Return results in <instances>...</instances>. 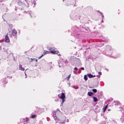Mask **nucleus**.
Returning <instances> with one entry per match:
<instances>
[{
    "mask_svg": "<svg viewBox=\"0 0 124 124\" xmlns=\"http://www.w3.org/2000/svg\"><path fill=\"white\" fill-rule=\"evenodd\" d=\"M106 49L108 51H109V50L111 51V47L110 46H107L106 47Z\"/></svg>",
    "mask_w": 124,
    "mask_h": 124,
    "instance_id": "nucleus-8",
    "label": "nucleus"
},
{
    "mask_svg": "<svg viewBox=\"0 0 124 124\" xmlns=\"http://www.w3.org/2000/svg\"><path fill=\"white\" fill-rule=\"evenodd\" d=\"M52 68V67H51L50 68V69L51 70Z\"/></svg>",
    "mask_w": 124,
    "mask_h": 124,
    "instance_id": "nucleus-34",
    "label": "nucleus"
},
{
    "mask_svg": "<svg viewBox=\"0 0 124 124\" xmlns=\"http://www.w3.org/2000/svg\"><path fill=\"white\" fill-rule=\"evenodd\" d=\"M59 66V67H61V66Z\"/></svg>",
    "mask_w": 124,
    "mask_h": 124,
    "instance_id": "nucleus-38",
    "label": "nucleus"
},
{
    "mask_svg": "<svg viewBox=\"0 0 124 124\" xmlns=\"http://www.w3.org/2000/svg\"><path fill=\"white\" fill-rule=\"evenodd\" d=\"M99 12L101 14V15L102 16V17L103 18H104V15H103L102 13L101 12Z\"/></svg>",
    "mask_w": 124,
    "mask_h": 124,
    "instance_id": "nucleus-21",
    "label": "nucleus"
},
{
    "mask_svg": "<svg viewBox=\"0 0 124 124\" xmlns=\"http://www.w3.org/2000/svg\"><path fill=\"white\" fill-rule=\"evenodd\" d=\"M65 119L66 118H65V119L64 120L62 121V122H61L62 123L61 124H65Z\"/></svg>",
    "mask_w": 124,
    "mask_h": 124,
    "instance_id": "nucleus-20",
    "label": "nucleus"
},
{
    "mask_svg": "<svg viewBox=\"0 0 124 124\" xmlns=\"http://www.w3.org/2000/svg\"><path fill=\"white\" fill-rule=\"evenodd\" d=\"M49 52L47 51H44L43 54H44V55H45L46 54H48L49 53Z\"/></svg>",
    "mask_w": 124,
    "mask_h": 124,
    "instance_id": "nucleus-15",
    "label": "nucleus"
},
{
    "mask_svg": "<svg viewBox=\"0 0 124 124\" xmlns=\"http://www.w3.org/2000/svg\"><path fill=\"white\" fill-rule=\"evenodd\" d=\"M96 76L95 75H93V77H95Z\"/></svg>",
    "mask_w": 124,
    "mask_h": 124,
    "instance_id": "nucleus-35",
    "label": "nucleus"
},
{
    "mask_svg": "<svg viewBox=\"0 0 124 124\" xmlns=\"http://www.w3.org/2000/svg\"><path fill=\"white\" fill-rule=\"evenodd\" d=\"M58 55H60V54H58Z\"/></svg>",
    "mask_w": 124,
    "mask_h": 124,
    "instance_id": "nucleus-36",
    "label": "nucleus"
},
{
    "mask_svg": "<svg viewBox=\"0 0 124 124\" xmlns=\"http://www.w3.org/2000/svg\"><path fill=\"white\" fill-rule=\"evenodd\" d=\"M93 101L95 102L97 101L98 100L97 98L95 97H93Z\"/></svg>",
    "mask_w": 124,
    "mask_h": 124,
    "instance_id": "nucleus-12",
    "label": "nucleus"
},
{
    "mask_svg": "<svg viewBox=\"0 0 124 124\" xmlns=\"http://www.w3.org/2000/svg\"><path fill=\"white\" fill-rule=\"evenodd\" d=\"M65 96L64 94L63 93H62L60 97L61 99H62V103H63L65 101Z\"/></svg>",
    "mask_w": 124,
    "mask_h": 124,
    "instance_id": "nucleus-2",
    "label": "nucleus"
},
{
    "mask_svg": "<svg viewBox=\"0 0 124 124\" xmlns=\"http://www.w3.org/2000/svg\"><path fill=\"white\" fill-rule=\"evenodd\" d=\"M98 74L99 75H101V72H98Z\"/></svg>",
    "mask_w": 124,
    "mask_h": 124,
    "instance_id": "nucleus-28",
    "label": "nucleus"
},
{
    "mask_svg": "<svg viewBox=\"0 0 124 124\" xmlns=\"http://www.w3.org/2000/svg\"><path fill=\"white\" fill-rule=\"evenodd\" d=\"M69 122V120L68 119H67V122Z\"/></svg>",
    "mask_w": 124,
    "mask_h": 124,
    "instance_id": "nucleus-30",
    "label": "nucleus"
},
{
    "mask_svg": "<svg viewBox=\"0 0 124 124\" xmlns=\"http://www.w3.org/2000/svg\"><path fill=\"white\" fill-rule=\"evenodd\" d=\"M32 59V60H33V59ZM34 59L35 60V61L36 62H37V61H38V60H37L36 59Z\"/></svg>",
    "mask_w": 124,
    "mask_h": 124,
    "instance_id": "nucleus-27",
    "label": "nucleus"
},
{
    "mask_svg": "<svg viewBox=\"0 0 124 124\" xmlns=\"http://www.w3.org/2000/svg\"><path fill=\"white\" fill-rule=\"evenodd\" d=\"M57 122H56V124Z\"/></svg>",
    "mask_w": 124,
    "mask_h": 124,
    "instance_id": "nucleus-39",
    "label": "nucleus"
},
{
    "mask_svg": "<svg viewBox=\"0 0 124 124\" xmlns=\"http://www.w3.org/2000/svg\"><path fill=\"white\" fill-rule=\"evenodd\" d=\"M110 110V109H108V111H109V110Z\"/></svg>",
    "mask_w": 124,
    "mask_h": 124,
    "instance_id": "nucleus-37",
    "label": "nucleus"
},
{
    "mask_svg": "<svg viewBox=\"0 0 124 124\" xmlns=\"http://www.w3.org/2000/svg\"><path fill=\"white\" fill-rule=\"evenodd\" d=\"M73 72H74V73H76V72L75 71H73Z\"/></svg>",
    "mask_w": 124,
    "mask_h": 124,
    "instance_id": "nucleus-32",
    "label": "nucleus"
},
{
    "mask_svg": "<svg viewBox=\"0 0 124 124\" xmlns=\"http://www.w3.org/2000/svg\"><path fill=\"white\" fill-rule=\"evenodd\" d=\"M12 33L13 36L15 37L16 36L17 34V32L16 30L15 29H13L12 31Z\"/></svg>",
    "mask_w": 124,
    "mask_h": 124,
    "instance_id": "nucleus-5",
    "label": "nucleus"
},
{
    "mask_svg": "<svg viewBox=\"0 0 124 124\" xmlns=\"http://www.w3.org/2000/svg\"><path fill=\"white\" fill-rule=\"evenodd\" d=\"M32 5L33 6V7H34L35 6V1H34V3L32 4Z\"/></svg>",
    "mask_w": 124,
    "mask_h": 124,
    "instance_id": "nucleus-16",
    "label": "nucleus"
},
{
    "mask_svg": "<svg viewBox=\"0 0 124 124\" xmlns=\"http://www.w3.org/2000/svg\"><path fill=\"white\" fill-rule=\"evenodd\" d=\"M72 87L73 88H74L75 89H77L78 88V87H77V88H76L75 87V86H72Z\"/></svg>",
    "mask_w": 124,
    "mask_h": 124,
    "instance_id": "nucleus-25",
    "label": "nucleus"
},
{
    "mask_svg": "<svg viewBox=\"0 0 124 124\" xmlns=\"http://www.w3.org/2000/svg\"><path fill=\"white\" fill-rule=\"evenodd\" d=\"M28 12H29L30 13V15L31 16V17H32L31 16V11H29Z\"/></svg>",
    "mask_w": 124,
    "mask_h": 124,
    "instance_id": "nucleus-24",
    "label": "nucleus"
},
{
    "mask_svg": "<svg viewBox=\"0 0 124 124\" xmlns=\"http://www.w3.org/2000/svg\"><path fill=\"white\" fill-rule=\"evenodd\" d=\"M92 91L94 93H96L97 92V90L96 89H92Z\"/></svg>",
    "mask_w": 124,
    "mask_h": 124,
    "instance_id": "nucleus-18",
    "label": "nucleus"
},
{
    "mask_svg": "<svg viewBox=\"0 0 124 124\" xmlns=\"http://www.w3.org/2000/svg\"><path fill=\"white\" fill-rule=\"evenodd\" d=\"M101 22H103V23L104 22L103 21V19H102V20L101 21Z\"/></svg>",
    "mask_w": 124,
    "mask_h": 124,
    "instance_id": "nucleus-33",
    "label": "nucleus"
},
{
    "mask_svg": "<svg viewBox=\"0 0 124 124\" xmlns=\"http://www.w3.org/2000/svg\"><path fill=\"white\" fill-rule=\"evenodd\" d=\"M44 111V109L41 108H39L37 111V112L39 114H40L43 112Z\"/></svg>",
    "mask_w": 124,
    "mask_h": 124,
    "instance_id": "nucleus-6",
    "label": "nucleus"
},
{
    "mask_svg": "<svg viewBox=\"0 0 124 124\" xmlns=\"http://www.w3.org/2000/svg\"><path fill=\"white\" fill-rule=\"evenodd\" d=\"M53 116L54 119L55 120H57L59 122H58L60 124H61L62 122V121H61L60 120L58 119H57V117L56 116V114H54L53 115Z\"/></svg>",
    "mask_w": 124,
    "mask_h": 124,
    "instance_id": "nucleus-3",
    "label": "nucleus"
},
{
    "mask_svg": "<svg viewBox=\"0 0 124 124\" xmlns=\"http://www.w3.org/2000/svg\"><path fill=\"white\" fill-rule=\"evenodd\" d=\"M44 54H42V55L41 56H39V58H38L39 59H40L41 58V57H42V56H43L44 55Z\"/></svg>",
    "mask_w": 124,
    "mask_h": 124,
    "instance_id": "nucleus-22",
    "label": "nucleus"
},
{
    "mask_svg": "<svg viewBox=\"0 0 124 124\" xmlns=\"http://www.w3.org/2000/svg\"><path fill=\"white\" fill-rule=\"evenodd\" d=\"M5 42L7 43L9 42V39L7 35H6L5 36Z\"/></svg>",
    "mask_w": 124,
    "mask_h": 124,
    "instance_id": "nucleus-4",
    "label": "nucleus"
},
{
    "mask_svg": "<svg viewBox=\"0 0 124 124\" xmlns=\"http://www.w3.org/2000/svg\"><path fill=\"white\" fill-rule=\"evenodd\" d=\"M81 69L82 70H84V68L83 67H82L81 68Z\"/></svg>",
    "mask_w": 124,
    "mask_h": 124,
    "instance_id": "nucleus-29",
    "label": "nucleus"
},
{
    "mask_svg": "<svg viewBox=\"0 0 124 124\" xmlns=\"http://www.w3.org/2000/svg\"><path fill=\"white\" fill-rule=\"evenodd\" d=\"M114 102H115V105L116 106H118L120 105V103L119 102L117 101H114Z\"/></svg>",
    "mask_w": 124,
    "mask_h": 124,
    "instance_id": "nucleus-7",
    "label": "nucleus"
},
{
    "mask_svg": "<svg viewBox=\"0 0 124 124\" xmlns=\"http://www.w3.org/2000/svg\"><path fill=\"white\" fill-rule=\"evenodd\" d=\"M19 69L20 70L22 71H24L25 70V69L24 68L22 67V66L21 65H19Z\"/></svg>",
    "mask_w": 124,
    "mask_h": 124,
    "instance_id": "nucleus-9",
    "label": "nucleus"
},
{
    "mask_svg": "<svg viewBox=\"0 0 124 124\" xmlns=\"http://www.w3.org/2000/svg\"><path fill=\"white\" fill-rule=\"evenodd\" d=\"M74 70H76V71H77L78 70V68H77L75 67L74 69Z\"/></svg>",
    "mask_w": 124,
    "mask_h": 124,
    "instance_id": "nucleus-26",
    "label": "nucleus"
},
{
    "mask_svg": "<svg viewBox=\"0 0 124 124\" xmlns=\"http://www.w3.org/2000/svg\"><path fill=\"white\" fill-rule=\"evenodd\" d=\"M36 116V115L35 114H34L33 115H32L31 116V118H33L35 117V116Z\"/></svg>",
    "mask_w": 124,
    "mask_h": 124,
    "instance_id": "nucleus-17",
    "label": "nucleus"
},
{
    "mask_svg": "<svg viewBox=\"0 0 124 124\" xmlns=\"http://www.w3.org/2000/svg\"><path fill=\"white\" fill-rule=\"evenodd\" d=\"M25 75L26 76V77H25V78H26V74L25 73Z\"/></svg>",
    "mask_w": 124,
    "mask_h": 124,
    "instance_id": "nucleus-31",
    "label": "nucleus"
},
{
    "mask_svg": "<svg viewBox=\"0 0 124 124\" xmlns=\"http://www.w3.org/2000/svg\"><path fill=\"white\" fill-rule=\"evenodd\" d=\"M87 75L89 78H92L93 77V75L91 74H87Z\"/></svg>",
    "mask_w": 124,
    "mask_h": 124,
    "instance_id": "nucleus-11",
    "label": "nucleus"
},
{
    "mask_svg": "<svg viewBox=\"0 0 124 124\" xmlns=\"http://www.w3.org/2000/svg\"><path fill=\"white\" fill-rule=\"evenodd\" d=\"M70 18L72 19H73V14L72 13H71L70 14Z\"/></svg>",
    "mask_w": 124,
    "mask_h": 124,
    "instance_id": "nucleus-19",
    "label": "nucleus"
},
{
    "mask_svg": "<svg viewBox=\"0 0 124 124\" xmlns=\"http://www.w3.org/2000/svg\"><path fill=\"white\" fill-rule=\"evenodd\" d=\"M87 94L89 96H91L93 94V93L92 92H88Z\"/></svg>",
    "mask_w": 124,
    "mask_h": 124,
    "instance_id": "nucleus-10",
    "label": "nucleus"
},
{
    "mask_svg": "<svg viewBox=\"0 0 124 124\" xmlns=\"http://www.w3.org/2000/svg\"><path fill=\"white\" fill-rule=\"evenodd\" d=\"M70 75H69V76L67 78H66L67 80H68L70 78Z\"/></svg>",
    "mask_w": 124,
    "mask_h": 124,
    "instance_id": "nucleus-23",
    "label": "nucleus"
},
{
    "mask_svg": "<svg viewBox=\"0 0 124 124\" xmlns=\"http://www.w3.org/2000/svg\"><path fill=\"white\" fill-rule=\"evenodd\" d=\"M107 108V105H106L105 107L104 108H103V112H104L105 111L106 109Z\"/></svg>",
    "mask_w": 124,
    "mask_h": 124,
    "instance_id": "nucleus-14",
    "label": "nucleus"
},
{
    "mask_svg": "<svg viewBox=\"0 0 124 124\" xmlns=\"http://www.w3.org/2000/svg\"><path fill=\"white\" fill-rule=\"evenodd\" d=\"M49 50L50 51V52L53 54H57L58 53V51L56 50V49L54 47L50 48Z\"/></svg>",
    "mask_w": 124,
    "mask_h": 124,
    "instance_id": "nucleus-1",
    "label": "nucleus"
},
{
    "mask_svg": "<svg viewBox=\"0 0 124 124\" xmlns=\"http://www.w3.org/2000/svg\"><path fill=\"white\" fill-rule=\"evenodd\" d=\"M84 79L86 81L87 80V76L86 75H85L84 76Z\"/></svg>",
    "mask_w": 124,
    "mask_h": 124,
    "instance_id": "nucleus-13",
    "label": "nucleus"
}]
</instances>
